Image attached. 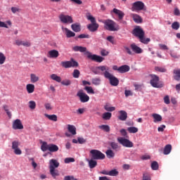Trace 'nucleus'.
Returning a JSON list of instances; mask_svg holds the SVG:
<instances>
[{"label": "nucleus", "mask_w": 180, "mask_h": 180, "mask_svg": "<svg viewBox=\"0 0 180 180\" xmlns=\"http://www.w3.org/2000/svg\"><path fill=\"white\" fill-rule=\"evenodd\" d=\"M94 74L96 75H104L105 78L109 79L110 84L112 86H117V85H119V79L109 72V67L107 65L96 67L95 70H94Z\"/></svg>", "instance_id": "f257e3e1"}, {"label": "nucleus", "mask_w": 180, "mask_h": 180, "mask_svg": "<svg viewBox=\"0 0 180 180\" xmlns=\"http://www.w3.org/2000/svg\"><path fill=\"white\" fill-rule=\"evenodd\" d=\"M74 51H80V53H85L87 58L91 60L92 61H96V63H102L105 58L102 56L93 54L89 51H86V47L76 46L72 48Z\"/></svg>", "instance_id": "f03ea898"}, {"label": "nucleus", "mask_w": 180, "mask_h": 180, "mask_svg": "<svg viewBox=\"0 0 180 180\" xmlns=\"http://www.w3.org/2000/svg\"><path fill=\"white\" fill-rule=\"evenodd\" d=\"M74 51H80V53H85L87 58L91 60L92 61H96V63H102L105 58L102 56L93 54L89 51H86V47L76 46L72 48Z\"/></svg>", "instance_id": "7ed1b4c3"}, {"label": "nucleus", "mask_w": 180, "mask_h": 180, "mask_svg": "<svg viewBox=\"0 0 180 180\" xmlns=\"http://www.w3.org/2000/svg\"><path fill=\"white\" fill-rule=\"evenodd\" d=\"M132 34L135 36V37H138L139 41L143 44H148L151 40L150 38L144 37L146 33L144 32V30H143V28H141L140 26H137L133 30Z\"/></svg>", "instance_id": "20e7f679"}, {"label": "nucleus", "mask_w": 180, "mask_h": 180, "mask_svg": "<svg viewBox=\"0 0 180 180\" xmlns=\"http://www.w3.org/2000/svg\"><path fill=\"white\" fill-rule=\"evenodd\" d=\"M103 23L104 25V29L109 32H117V30H119V26H117L116 22L112 20H104Z\"/></svg>", "instance_id": "39448f33"}, {"label": "nucleus", "mask_w": 180, "mask_h": 180, "mask_svg": "<svg viewBox=\"0 0 180 180\" xmlns=\"http://www.w3.org/2000/svg\"><path fill=\"white\" fill-rule=\"evenodd\" d=\"M41 151H50V153H57L58 151L59 148L58 146L56 144L50 143L47 144V142H43L41 146Z\"/></svg>", "instance_id": "423d86ee"}, {"label": "nucleus", "mask_w": 180, "mask_h": 180, "mask_svg": "<svg viewBox=\"0 0 180 180\" xmlns=\"http://www.w3.org/2000/svg\"><path fill=\"white\" fill-rule=\"evenodd\" d=\"M150 84L153 88H162L164 84L160 82V77L156 75H150Z\"/></svg>", "instance_id": "0eeeda50"}, {"label": "nucleus", "mask_w": 180, "mask_h": 180, "mask_svg": "<svg viewBox=\"0 0 180 180\" xmlns=\"http://www.w3.org/2000/svg\"><path fill=\"white\" fill-rule=\"evenodd\" d=\"M60 65L63 68H75L78 67L79 64H78V62L74 60V58H71L70 60L62 61L60 63Z\"/></svg>", "instance_id": "6e6552de"}, {"label": "nucleus", "mask_w": 180, "mask_h": 180, "mask_svg": "<svg viewBox=\"0 0 180 180\" xmlns=\"http://www.w3.org/2000/svg\"><path fill=\"white\" fill-rule=\"evenodd\" d=\"M93 160H105V156L101 150L93 149L90 151Z\"/></svg>", "instance_id": "1a4fd4ad"}, {"label": "nucleus", "mask_w": 180, "mask_h": 180, "mask_svg": "<svg viewBox=\"0 0 180 180\" xmlns=\"http://www.w3.org/2000/svg\"><path fill=\"white\" fill-rule=\"evenodd\" d=\"M117 141L120 143V144H122L123 147L131 148V147L134 146L133 142L130 141V140L125 138H117Z\"/></svg>", "instance_id": "9d476101"}, {"label": "nucleus", "mask_w": 180, "mask_h": 180, "mask_svg": "<svg viewBox=\"0 0 180 180\" xmlns=\"http://www.w3.org/2000/svg\"><path fill=\"white\" fill-rule=\"evenodd\" d=\"M77 96L79 98L80 102L82 103H85L89 101V96L84 92V90H79L77 94Z\"/></svg>", "instance_id": "9b49d317"}, {"label": "nucleus", "mask_w": 180, "mask_h": 180, "mask_svg": "<svg viewBox=\"0 0 180 180\" xmlns=\"http://www.w3.org/2000/svg\"><path fill=\"white\" fill-rule=\"evenodd\" d=\"M144 9H146V5L144 4V3H143V1H138L133 3L132 4L131 11H144Z\"/></svg>", "instance_id": "f8f14e48"}, {"label": "nucleus", "mask_w": 180, "mask_h": 180, "mask_svg": "<svg viewBox=\"0 0 180 180\" xmlns=\"http://www.w3.org/2000/svg\"><path fill=\"white\" fill-rule=\"evenodd\" d=\"M59 19L60 22H62V23H66V24L74 23V20H72V17L70 15L60 14L59 15Z\"/></svg>", "instance_id": "ddd939ff"}, {"label": "nucleus", "mask_w": 180, "mask_h": 180, "mask_svg": "<svg viewBox=\"0 0 180 180\" xmlns=\"http://www.w3.org/2000/svg\"><path fill=\"white\" fill-rule=\"evenodd\" d=\"M13 130H22L23 129V124L20 120L17 119L13 122Z\"/></svg>", "instance_id": "4468645a"}, {"label": "nucleus", "mask_w": 180, "mask_h": 180, "mask_svg": "<svg viewBox=\"0 0 180 180\" xmlns=\"http://www.w3.org/2000/svg\"><path fill=\"white\" fill-rule=\"evenodd\" d=\"M60 167V162L56 159H52L49 161V169H56Z\"/></svg>", "instance_id": "2eb2a0df"}, {"label": "nucleus", "mask_w": 180, "mask_h": 180, "mask_svg": "<svg viewBox=\"0 0 180 180\" xmlns=\"http://www.w3.org/2000/svg\"><path fill=\"white\" fill-rule=\"evenodd\" d=\"M115 13V15H118V19L120 20H123V18H124V13L117 8H114L112 9V11H111V13Z\"/></svg>", "instance_id": "dca6fc26"}, {"label": "nucleus", "mask_w": 180, "mask_h": 180, "mask_svg": "<svg viewBox=\"0 0 180 180\" xmlns=\"http://www.w3.org/2000/svg\"><path fill=\"white\" fill-rule=\"evenodd\" d=\"M130 47L132 51H134V53H136V54H141V53H143V49H141V48L136 45V44H131Z\"/></svg>", "instance_id": "f3484780"}, {"label": "nucleus", "mask_w": 180, "mask_h": 180, "mask_svg": "<svg viewBox=\"0 0 180 180\" xmlns=\"http://www.w3.org/2000/svg\"><path fill=\"white\" fill-rule=\"evenodd\" d=\"M60 56V53H58V51L57 50H51L48 52V57L49 58H57Z\"/></svg>", "instance_id": "a211bd4d"}, {"label": "nucleus", "mask_w": 180, "mask_h": 180, "mask_svg": "<svg viewBox=\"0 0 180 180\" xmlns=\"http://www.w3.org/2000/svg\"><path fill=\"white\" fill-rule=\"evenodd\" d=\"M99 28V24L98 23H94V24H89L87 25V29H89V32H96L98 29Z\"/></svg>", "instance_id": "6ab92c4d"}, {"label": "nucleus", "mask_w": 180, "mask_h": 180, "mask_svg": "<svg viewBox=\"0 0 180 180\" xmlns=\"http://www.w3.org/2000/svg\"><path fill=\"white\" fill-rule=\"evenodd\" d=\"M119 113L118 119L122 120V122H124L127 119V112L124 110H120Z\"/></svg>", "instance_id": "aec40b11"}, {"label": "nucleus", "mask_w": 180, "mask_h": 180, "mask_svg": "<svg viewBox=\"0 0 180 180\" xmlns=\"http://www.w3.org/2000/svg\"><path fill=\"white\" fill-rule=\"evenodd\" d=\"M130 71V66L127 65H122L119 68V72L124 74V72H129Z\"/></svg>", "instance_id": "412c9836"}, {"label": "nucleus", "mask_w": 180, "mask_h": 180, "mask_svg": "<svg viewBox=\"0 0 180 180\" xmlns=\"http://www.w3.org/2000/svg\"><path fill=\"white\" fill-rule=\"evenodd\" d=\"M109 144L113 151H120L121 147L119 146V143L116 142H110Z\"/></svg>", "instance_id": "4be33fe9"}, {"label": "nucleus", "mask_w": 180, "mask_h": 180, "mask_svg": "<svg viewBox=\"0 0 180 180\" xmlns=\"http://www.w3.org/2000/svg\"><path fill=\"white\" fill-rule=\"evenodd\" d=\"M63 30H65L66 37L70 39V37H75V32L68 30V28L62 27Z\"/></svg>", "instance_id": "5701e85b"}, {"label": "nucleus", "mask_w": 180, "mask_h": 180, "mask_svg": "<svg viewBox=\"0 0 180 180\" xmlns=\"http://www.w3.org/2000/svg\"><path fill=\"white\" fill-rule=\"evenodd\" d=\"M131 16L136 23H141V22H143V19L141 18V17L137 14L133 13L131 14Z\"/></svg>", "instance_id": "b1692460"}, {"label": "nucleus", "mask_w": 180, "mask_h": 180, "mask_svg": "<svg viewBox=\"0 0 180 180\" xmlns=\"http://www.w3.org/2000/svg\"><path fill=\"white\" fill-rule=\"evenodd\" d=\"M89 162V167L91 169L95 168L98 165V162L94 159L91 158V160H87Z\"/></svg>", "instance_id": "393cba45"}, {"label": "nucleus", "mask_w": 180, "mask_h": 180, "mask_svg": "<svg viewBox=\"0 0 180 180\" xmlns=\"http://www.w3.org/2000/svg\"><path fill=\"white\" fill-rule=\"evenodd\" d=\"M68 130L69 133H71V134H72V136H75V134H77V128L74 125L68 124Z\"/></svg>", "instance_id": "a878e982"}, {"label": "nucleus", "mask_w": 180, "mask_h": 180, "mask_svg": "<svg viewBox=\"0 0 180 180\" xmlns=\"http://www.w3.org/2000/svg\"><path fill=\"white\" fill-rule=\"evenodd\" d=\"M72 30L73 32H75L76 33H78L81 32V25L79 23H75L71 25Z\"/></svg>", "instance_id": "bb28decb"}, {"label": "nucleus", "mask_w": 180, "mask_h": 180, "mask_svg": "<svg viewBox=\"0 0 180 180\" xmlns=\"http://www.w3.org/2000/svg\"><path fill=\"white\" fill-rule=\"evenodd\" d=\"M172 150V146H171V144H167L165 146L163 154H165V155H168V154L171 153Z\"/></svg>", "instance_id": "cd10ccee"}, {"label": "nucleus", "mask_w": 180, "mask_h": 180, "mask_svg": "<svg viewBox=\"0 0 180 180\" xmlns=\"http://www.w3.org/2000/svg\"><path fill=\"white\" fill-rule=\"evenodd\" d=\"M26 90L27 94H33L34 92V84H27Z\"/></svg>", "instance_id": "c85d7f7f"}, {"label": "nucleus", "mask_w": 180, "mask_h": 180, "mask_svg": "<svg viewBox=\"0 0 180 180\" xmlns=\"http://www.w3.org/2000/svg\"><path fill=\"white\" fill-rule=\"evenodd\" d=\"M105 155H106V157L108 158L109 159L115 158V152L112 149H108L105 151Z\"/></svg>", "instance_id": "c756f323"}, {"label": "nucleus", "mask_w": 180, "mask_h": 180, "mask_svg": "<svg viewBox=\"0 0 180 180\" xmlns=\"http://www.w3.org/2000/svg\"><path fill=\"white\" fill-rule=\"evenodd\" d=\"M111 117H112V112H104L102 115V119L103 120H110Z\"/></svg>", "instance_id": "7c9ffc66"}, {"label": "nucleus", "mask_w": 180, "mask_h": 180, "mask_svg": "<svg viewBox=\"0 0 180 180\" xmlns=\"http://www.w3.org/2000/svg\"><path fill=\"white\" fill-rule=\"evenodd\" d=\"M39 76L36 75V74L30 75V81L32 84H36V82H39Z\"/></svg>", "instance_id": "2f4dec72"}, {"label": "nucleus", "mask_w": 180, "mask_h": 180, "mask_svg": "<svg viewBox=\"0 0 180 180\" xmlns=\"http://www.w3.org/2000/svg\"><path fill=\"white\" fill-rule=\"evenodd\" d=\"M98 129H100L101 130H103V131H105L106 133H109V131H110V127L106 124L98 126Z\"/></svg>", "instance_id": "473e14b6"}, {"label": "nucleus", "mask_w": 180, "mask_h": 180, "mask_svg": "<svg viewBox=\"0 0 180 180\" xmlns=\"http://www.w3.org/2000/svg\"><path fill=\"white\" fill-rule=\"evenodd\" d=\"M46 117H47L49 120H51L52 122H57L58 117L56 115H48L45 114Z\"/></svg>", "instance_id": "72a5a7b5"}, {"label": "nucleus", "mask_w": 180, "mask_h": 180, "mask_svg": "<svg viewBox=\"0 0 180 180\" xmlns=\"http://www.w3.org/2000/svg\"><path fill=\"white\" fill-rule=\"evenodd\" d=\"M153 119H154V122L157 123V122H161L162 120V117L158 114H153L152 115Z\"/></svg>", "instance_id": "f704fd0d"}, {"label": "nucleus", "mask_w": 180, "mask_h": 180, "mask_svg": "<svg viewBox=\"0 0 180 180\" xmlns=\"http://www.w3.org/2000/svg\"><path fill=\"white\" fill-rule=\"evenodd\" d=\"M50 174L54 179L57 178V176L60 175L58 171L56 170V169H50Z\"/></svg>", "instance_id": "c9c22d12"}, {"label": "nucleus", "mask_w": 180, "mask_h": 180, "mask_svg": "<svg viewBox=\"0 0 180 180\" xmlns=\"http://www.w3.org/2000/svg\"><path fill=\"white\" fill-rule=\"evenodd\" d=\"M51 78L53 80L56 81V82H61V77L60 76H58L56 74H52L51 75Z\"/></svg>", "instance_id": "e433bc0d"}, {"label": "nucleus", "mask_w": 180, "mask_h": 180, "mask_svg": "<svg viewBox=\"0 0 180 180\" xmlns=\"http://www.w3.org/2000/svg\"><path fill=\"white\" fill-rule=\"evenodd\" d=\"M104 109L105 110H106L107 112H114V110H116V108L115 107H110L109 106V104H105L104 105Z\"/></svg>", "instance_id": "4c0bfd02"}, {"label": "nucleus", "mask_w": 180, "mask_h": 180, "mask_svg": "<svg viewBox=\"0 0 180 180\" xmlns=\"http://www.w3.org/2000/svg\"><path fill=\"white\" fill-rule=\"evenodd\" d=\"M127 131H129V133H137L139 131V128L136 127H130L127 128Z\"/></svg>", "instance_id": "58836bf2"}, {"label": "nucleus", "mask_w": 180, "mask_h": 180, "mask_svg": "<svg viewBox=\"0 0 180 180\" xmlns=\"http://www.w3.org/2000/svg\"><path fill=\"white\" fill-rule=\"evenodd\" d=\"M108 175L110 176H117V175H119V172L117 170L115 169H112L110 172H108Z\"/></svg>", "instance_id": "ea45409f"}, {"label": "nucleus", "mask_w": 180, "mask_h": 180, "mask_svg": "<svg viewBox=\"0 0 180 180\" xmlns=\"http://www.w3.org/2000/svg\"><path fill=\"white\" fill-rule=\"evenodd\" d=\"M173 72H174V74H175L174 79H176V81H179V79H180V70H174Z\"/></svg>", "instance_id": "a19ab883"}, {"label": "nucleus", "mask_w": 180, "mask_h": 180, "mask_svg": "<svg viewBox=\"0 0 180 180\" xmlns=\"http://www.w3.org/2000/svg\"><path fill=\"white\" fill-rule=\"evenodd\" d=\"M91 82L94 85H100L101 84V78H99V77L93 78L91 79Z\"/></svg>", "instance_id": "79ce46f5"}, {"label": "nucleus", "mask_w": 180, "mask_h": 180, "mask_svg": "<svg viewBox=\"0 0 180 180\" xmlns=\"http://www.w3.org/2000/svg\"><path fill=\"white\" fill-rule=\"evenodd\" d=\"M6 61V56L5 55L0 52V65H2Z\"/></svg>", "instance_id": "37998d69"}, {"label": "nucleus", "mask_w": 180, "mask_h": 180, "mask_svg": "<svg viewBox=\"0 0 180 180\" xmlns=\"http://www.w3.org/2000/svg\"><path fill=\"white\" fill-rule=\"evenodd\" d=\"M142 180H151V175L150 174V173H143Z\"/></svg>", "instance_id": "c03bdc74"}, {"label": "nucleus", "mask_w": 180, "mask_h": 180, "mask_svg": "<svg viewBox=\"0 0 180 180\" xmlns=\"http://www.w3.org/2000/svg\"><path fill=\"white\" fill-rule=\"evenodd\" d=\"M158 162L156 161H154L151 163V168L153 169V171H157L158 169Z\"/></svg>", "instance_id": "a18cd8bd"}, {"label": "nucleus", "mask_w": 180, "mask_h": 180, "mask_svg": "<svg viewBox=\"0 0 180 180\" xmlns=\"http://www.w3.org/2000/svg\"><path fill=\"white\" fill-rule=\"evenodd\" d=\"M86 18L88 19V20H90L91 24L96 23V19H95L94 17L91 15L90 14L86 15Z\"/></svg>", "instance_id": "49530a36"}, {"label": "nucleus", "mask_w": 180, "mask_h": 180, "mask_svg": "<svg viewBox=\"0 0 180 180\" xmlns=\"http://www.w3.org/2000/svg\"><path fill=\"white\" fill-rule=\"evenodd\" d=\"M84 90L86 91L87 94H95L94 89L91 86H86Z\"/></svg>", "instance_id": "de8ad7c7"}, {"label": "nucleus", "mask_w": 180, "mask_h": 180, "mask_svg": "<svg viewBox=\"0 0 180 180\" xmlns=\"http://www.w3.org/2000/svg\"><path fill=\"white\" fill-rule=\"evenodd\" d=\"M80 74H81V72H79V70L75 69L73 71L72 77H73V78H79Z\"/></svg>", "instance_id": "09e8293b"}, {"label": "nucleus", "mask_w": 180, "mask_h": 180, "mask_svg": "<svg viewBox=\"0 0 180 180\" xmlns=\"http://www.w3.org/2000/svg\"><path fill=\"white\" fill-rule=\"evenodd\" d=\"M20 145V143H19V141H14L12 142V149L15 150L16 148H19V146Z\"/></svg>", "instance_id": "8fccbe9b"}, {"label": "nucleus", "mask_w": 180, "mask_h": 180, "mask_svg": "<svg viewBox=\"0 0 180 180\" xmlns=\"http://www.w3.org/2000/svg\"><path fill=\"white\" fill-rule=\"evenodd\" d=\"M29 108L30 109H32V110L36 109V102L33 101H30L29 102Z\"/></svg>", "instance_id": "3c124183"}, {"label": "nucleus", "mask_w": 180, "mask_h": 180, "mask_svg": "<svg viewBox=\"0 0 180 180\" xmlns=\"http://www.w3.org/2000/svg\"><path fill=\"white\" fill-rule=\"evenodd\" d=\"M179 22H174L172 24V28L174 29V30H178L179 29Z\"/></svg>", "instance_id": "603ef678"}, {"label": "nucleus", "mask_w": 180, "mask_h": 180, "mask_svg": "<svg viewBox=\"0 0 180 180\" xmlns=\"http://www.w3.org/2000/svg\"><path fill=\"white\" fill-rule=\"evenodd\" d=\"M70 162H75V159L74 158H66L65 159V163L70 164Z\"/></svg>", "instance_id": "864d4df0"}, {"label": "nucleus", "mask_w": 180, "mask_h": 180, "mask_svg": "<svg viewBox=\"0 0 180 180\" xmlns=\"http://www.w3.org/2000/svg\"><path fill=\"white\" fill-rule=\"evenodd\" d=\"M155 70L158 72H167V69L161 67H155Z\"/></svg>", "instance_id": "5fc2aeb1"}, {"label": "nucleus", "mask_w": 180, "mask_h": 180, "mask_svg": "<svg viewBox=\"0 0 180 180\" xmlns=\"http://www.w3.org/2000/svg\"><path fill=\"white\" fill-rule=\"evenodd\" d=\"M60 84L62 85H65V86H68L69 85H71V81L66 79V80H63L62 82H60Z\"/></svg>", "instance_id": "6e6d98bb"}, {"label": "nucleus", "mask_w": 180, "mask_h": 180, "mask_svg": "<svg viewBox=\"0 0 180 180\" xmlns=\"http://www.w3.org/2000/svg\"><path fill=\"white\" fill-rule=\"evenodd\" d=\"M124 49L126 53H127V54H129V56H133V52H131V50H130V48L127 46H124Z\"/></svg>", "instance_id": "4d7b16f0"}, {"label": "nucleus", "mask_w": 180, "mask_h": 180, "mask_svg": "<svg viewBox=\"0 0 180 180\" xmlns=\"http://www.w3.org/2000/svg\"><path fill=\"white\" fill-rule=\"evenodd\" d=\"M77 140L79 144H84V143H86V139L84 138L78 137Z\"/></svg>", "instance_id": "13d9d810"}, {"label": "nucleus", "mask_w": 180, "mask_h": 180, "mask_svg": "<svg viewBox=\"0 0 180 180\" xmlns=\"http://www.w3.org/2000/svg\"><path fill=\"white\" fill-rule=\"evenodd\" d=\"M13 150H14V154H15L16 155H20V154H22V150L19 148L13 149Z\"/></svg>", "instance_id": "bf43d9fd"}, {"label": "nucleus", "mask_w": 180, "mask_h": 180, "mask_svg": "<svg viewBox=\"0 0 180 180\" xmlns=\"http://www.w3.org/2000/svg\"><path fill=\"white\" fill-rule=\"evenodd\" d=\"M44 106L46 110H53V107H51V104L47 103H45Z\"/></svg>", "instance_id": "052dcab7"}, {"label": "nucleus", "mask_w": 180, "mask_h": 180, "mask_svg": "<svg viewBox=\"0 0 180 180\" xmlns=\"http://www.w3.org/2000/svg\"><path fill=\"white\" fill-rule=\"evenodd\" d=\"M78 39H89V34H81L78 36Z\"/></svg>", "instance_id": "680f3d73"}, {"label": "nucleus", "mask_w": 180, "mask_h": 180, "mask_svg": "<svg viewBox=\"0 0 180 180\" xmlns=\"http://www.w3.org/2000/svg\"><path fill=\"white\" fill-rule=\"evenodd\" d=\"M124 94H125L126 98H127L128 96H131L133 95V93H131V91H130V90H125Z\"/></svg>", "instance_id": "e2e57ef3"}, {"label": "nucleus", "mask_w": 180, "mask_h": 180, "mask_svg": "<svg viewBox=\"0 0 180 180\" xmlns=\"http://www.w3.org/2000/svg\"><path fill=\"white\" fill-rule=\"evenodd\" d=\"M11 11L13 13H16V12H20V8H18V7H12L11 8Z\"/></svg>", "instance_id": "0e129e2a"}, {"label": "nucleus", "mask_w": 180, "mask_h": 180, "mask_svg": "<svg viewBox=\"0 0 180 180\" xmlns=\"http://www.w3.org/2000/svg\"><path fill=\"white\" fill-rule=\"evenodd\" d=\"M64 180H78V179H75L72 176H65L64 177Z\"/></svg>", "instance_id": "69168bd1"}, {"label": "nucleus", "mask_w": 180, "mask_h": 180, "mask_svg": "<svg viewBox=\"0 0 180 180\" xmlns=\"http://www.w3.org/2000/svg\"><path fill=\"white\" fill-rule=\"evenodd\" d=\"M175 16H180V11L178 8H175L174 11Z\"/></svg>", "instance_id": "338daca9"}, {"label": "nucleus", "mask_w": 180, "mask_h": 180, "mask_svg": "<svg viewBox=\"0 0 180 180\" xmlns=\"http://www.w3.org/2000/svg\"><path fill=\"white\" fill-rule=\"evenodd\" d=\"M159 47L161 50H168V46L165 44H160Z\"/></svg>", "instance_id": "774afa93"}]
</instances>
